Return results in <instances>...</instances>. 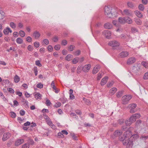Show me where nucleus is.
<instances>
[{"mask_svg": "<svg viewBox=\"0 0 148 148\" xmlns=\"http://www.w3.org/2000/svg\"><path fill=\"white\" fill-rule=\"evenodd\" d=\"M132 134L131 132L129 131H127L124 133L123 137H121L119 138L121 141H123V145L127 146V148H132V147L133 141H132L131 139L132 138L135 140L139 137V136L138 134H136L132 135L129 139V137Z\"/></svg>", "mask_w": 148, "mask_h": 148, "instance_id": "f257e3e1", "label": "nucleus"}, {"mask_svg": "<svg viewBox=\"0 0 148 148\" xmlns=\"http://www.w3.org/2000/svg\"><path fill=\"white\" fill-rule=\"evenodd\" d=\"M111 8L108 6H105L104 8V13L109 18H113L116 16H113V14L111 13Z\"/></svg>", "mask_w": 148, "mask_h": 148, "instance_id": "f03ea898", "label": "nucleus"}, {"mask_svg": "<svg viewBox=\"0 0 148 148\" xmlns=\"http://www.w3.org/2000/svg\"><path fill=\"white\" fill-rule=\"evenodd\" d=\"M136 106L137 105L135 103H133L129 104L127 107L130 109V113L132 114L136 112L137 110L136 108Z\"/></svg>", "mask_w": 148, "mask_h": 148, "instance_id": "7ed1b4c3", "label": "nucleus"}, {"mask_svg": "<svg viewBox=\"0 0 148 148\" xmlns=\"http://www.w3.org/2000/svg\"><path fill=\"white\" fill-rule=\"evenodd\" d=\"M141 116L139 113H136L132 114L130 117L129 120L132 123L135 122L136 119L140 118Z\"/></svg>", "mask_w": 148, "mask_h": 148, "instance_id": "20e7f679", "label": "nucleus"}, {"mask_svg": "<svg viewBox=\"0 0 148 148\" xmlns=\"http://www.w3.org/2000/svg\"><path fill=\"white\" fill-rule=\"evenodd\" d=\"M132 98L130 95H126L122 97V103L125 104L128 103V102Z\"/></svg>", "mask_w": 148, "mask_h": 148, "instance_id": "39448f33", "label": "nucleus"}, {"mask_svg": "<svg viewBox=\"0 0 148 148\" xmlns=\"http://www.w3.org/2000/svg\"><path fill=\"white\" fill-rule=\"evenodd\" d=\"M108 45L110 46L114 47L119 46L120 43L118 41L114 40L110 41L108 43Z\"/></svg>", "mask_w": 148, "mask_h": 148, "instance_id": "423d86ee", "label": "nucleus"}, {"mask_svg": "<svg viewBox=\"0 0 148 148\" xmlns=\"http://www.w3.org/2000/svg\"><path fill=\"white\" fill-rule=\"evenodd\" d=\"M46 121L48 125L50 126L53 129H56V127L53 123L51 119L48 116H47V118H46Z\"/></svg>", "mask_w": 148, "mask_h": 148, "instance_id": "0eeeda50", "label": "nucleus"}, {"mask_svg": "<svg viewBox=\"0 0 148 148\" xmlns=\"http://www.w3.org/2000/svg\"><path fill=\"white\" fill-rule=\"evenodd\" d=\"M11 134L9 132L5 133L3 135L2 137V140L3 141H5L8 139L11 136Z\"/></svg>", "mask_w": 148, "mask_h": 148, "instance_id": "6e6552de", "label": "nucleus"}, {"mask_svg": "<svg viewBox=\"0 0 148 148\" xmlns=\"http://www.w3.org/2000/svg\"><path fill=\"white\" fill-rule=\"evenodd\" d=\"M145 123L144 121H142L141 120H137L136 122V126L137 127H143V126L145 124Z\"/></svg>", "mask_w": 148, "mask_h": 148, "instance_id": "1a4fd4ad", "label": "nucleus"}, {"mask_svg": "<svg viewBox=\"0 0 148 148\" xmlns=\"http://www.w3.org/2000/svg\"><path fill=\"white\" fill-rule=\"evenodd\" d=\"M91 67L90 64H86L83 66V71L85 72H88L90 70Z\"/></svg>", "mask_w": 148, "mask_h": 148, "instance_id": "9d476101", "label": "nucleus"}, {"mask_svg": "<svg viewBox=\"0 0 148 148\" xmlns=\"http://www.w3.org/2000/svg\"><path fill=\"white\" fill-rule=\"evenodd\" d=\"M24 142V140L23 139H18L15 141L14 145L16 146H18L20 145L23 143Z\"/></svg>", "mask_w": 148, "mask_h": 148, "instance_id": "9b49d317", "label": "nucleus"}, {"mask_svg": "<svg viewBox=\"0 0 148 148\" xmlns=\"http://www.w3.org/2000/svg\"><path fill=\"white\" fill-rule=\"evenodd\" d=\"M136 61V59L134 57H131L128 58L127 62L128 65H130L134 63Z\"/></svg>", "mask_w": 148, "mask_h": 148, "instance_id": "f8f14e48", "label": "nucleus"}, {"mask_svg": "<svg viewBox=\"0 0 148 148\" xmlns=\"http://www.w3.org/2000/svg\"><path fill=\"white\" fill-rule=\"evenodd\" d=\"M140 65H136L134 66L132 68V72L136 73H137L140 70Z\"/></svg>", "mask_w": 148, "mask_h": 148, "instance_id": "ddd939ff", "label": "nucleus"}, {"mask_svg": "<svg viewBox=\"0 0 148 148\" xmlns=\"http://www.w3.org/2000/svg\"><path fill=\"white\" fill-rule=\"evenodd\" d=\"M129 55V53L127 51H123L119 54V57L123 58L127 57Z\"/></svg>", "mask_w": 148, "mask_h": 148, "instance_id": "4468645a", "label": "nucleus"}, {"mask_svg": "<svg viewBox=\"0 0 148 148\" xmlns=\"http://www.w3.org/2000/svg\"><path fill=\"white\" fill-rule=\"evenodd\" d=\"M141 128L140 132L142 134H144L148 130V127L146 125V123L143 126V127Z\"/></svg>", "mask_w": 148, "mask_h": 148, "instance_id": "2eb2a0df", "label": "nucleus"}, {"mask_svg": "<svg viewBox=\"0 0 148 148\" xmlns=\"http://www.w3.org/2000/svg\"><path fill=\"white\" fill-rule=\"evenodd\" d=\"M103 34L107 38H109L110 36L111 33L108 30L104 31L103 32Z\"/></svg>", "mask_w": 148, "mask_h": 148, "instance_id": "dca6fc26", "label": "nucleus"}, {"mask_svg": "<svg viewBox=\"0 0 148 148\" xmlns=\"http://www.w3.org/2000/svg\"><path fill=\"white\" fill-rule=\"evenodd\" d=\"M100 68V66L99 65H96L93 68L92 71V73L93 74H96L99 71Z\"/></svg>", "mask_w": 148, "mask_h": 148, "instance_id": "f3484780", "label": "nucleus"}, {"mask_svg": "<svg viewBox=\"0 0 148 148\" xmlns=\"http://www.w3.org/2000/svg\"><path fill=\"white\" fill-rule=\"evenodd\" d=\"M51 86L53 89V91L56 93H58L59 92V90L55 86V84L53 81H52L51 84Z\"/></svg>", "mask_w": 148, "mask_h": 148, "instance_id": "a211bd4d", "label": "nucleus"}, {"mask_svg": "<svg viewBox=\"0 0 148 148\" xmlns=\"http://www.w3.org/2000/svg\"><path fill=\"white\" fill-rule=\"evenodd\" d=\"M108 77L107 76L104 77L102 78L101 82V86H103L106 84L107 82Z\"/></svg>", "mask_w": 148, "mask_h": 148, "instance_id": "6ab92c4d", "label": "nucleus"}, {"mask_svg": "<svg viewBox=\"0 0 148 148\" xmlns=\"http://www.w3.org/2000/svg\"><path fill=\"white\" fill-rule=\"evenodd\" d=\"M33 36L35 39H38L40 36V34L39 32L36 31L34 32L33 34Z\"/></svg>", "mask_w": 148, "mask_h": 148, "instance_id": "aec40b11", "label": "nucleus"}, {"mask_svg": "<svg viewBox=\"0 0 148 148\" xmlns=\"http://www.w3.org/2000/svg\"><path fill=\"white\" fill-rule=\"evenodd\" d=\"M132 13L131 11L128 9H125L123 10V15L131 16Z\"/></svg>", "mask_w": 148, "mask_h": 148, "instance_id": "412c9836", "label": "nucleus"}, {"mask_svg": "<svg viewBox=\"0 0 148 148\" xmlns=\"http://www.w3.org/2000/svg\"><path fill=\"white\" fill-rule=\"evenodd\" d=\"M140 139L141 140H143L145 142H146V141L148 140V135L145 136L144 135H142L140 137Z\"/></svg>", "mask_w": 148, "mask_h": 148, "instance_id": "4be33fe9", "label": "nucleus"}, {"mask_svg": "<svg viewBox=\"0 0 148 148\" xmlns=\"http://www.w3.org/2000/svg\"><path fill=\"white\" fill-rule=\"evenodd\" d=\"M122 132L119 130L116 131L114 133V134L116 137L119 136L122 134Z\"/></svg>", "mask_w": 148, "mask_h": 148, "instance_id": "5701e85b", "label": "nucleus"}, {"mask_svg": "<svg viewBox=\"0 0 148 148\" xmlns=\"http://www.w3.org/2000/svg\"><path fill=\"white\" fill-rule=\"evenodd\" d=\"M125 23L128 24H131L132 23V20L128 17H125Z\"/></svg>", "mask_w": 148, "mask_h": 148, "instance_id": "b1692460", "label": "nucleus"}, {"mask_svg": "<svg viewBox=\"0 0 148 148\" xmlns=\"http://www.w3.org/2000/svg\"><path fill=\"white\" fill-rule=\"evenodd\" d=\"M3 32L6 35L8 34L9 32L11 33L12 32V31L9 28L7 27L6 29H4Z\"/></svg>", "mask_w": 148, "mask_h": 148, "instance_id": "393cba45", "label": "nucleus"}, {"mask_svg": "<svg viewBox=\"0 0 148 148\" xmlns=\"http://www.w3.org/2000/svg\"><path fill=\"white\" fill-rule=\"evenodd\" d=\"M104 27L106 29H110L112 28V25L109 23H107L104 25Z\"/></svg>", "mask_w": 148, "mask_h": 148, "instance_id": "a878e982", "label": "nucleus"}, {"mask_svg": "<svg viewBox=\"0 0 148 148\" xmlns=\"http://www.w3.org/2000/svg\"><path fill=\"white\" fill-rule=\"evenodd\" d=\"M134 13L139 18H141L142 17V14L139 11L136 10L134 11Z\"/></svg>", "mask_w": 148, "mask_h": 148, "instance_id": "bb28decb", "label": "nucleus"}, {"mask_svg": "<svg viewBox=\"0 0 148 148\" xmlns=\"http://www.w3.org/2000/svg\"><path fill=\"white\" fill-rule=\"evenodd\" d=\"M117 89L116 88L113 87L110 90V93L112 95H113L117 91Z\"/></svg>", "mask_w": 148, "mask_h": 148, "instance_id": "cd10ccee", "label": "nucleus"}, {"mask_svg": "<svg viewBox=\"0 0 148 148\" xmlns=\"http://www.w3.org/2000/svg\"><path fill=\"white\" fill-rule=\"evenodd\" d=\"M134 20L137 25H140L142 24V22L140 19L135 18Z\"/></svg>", "mask_w": 148, "mask_h": 148, "instance_id": "c85d7f7f", "label": "nucleus"}, {"mask_svg": "<svg viewBox=\"0 0 148 148\" xmlns=\"http://www.w3.org/2000/svg\"><path fill=\"white\" fill-rule=\"evenodd\" d=\"M118 20L121 24H124L125 23V17L123 18L119 17V18Z\"/></svg>", "mask_w": 148, "mask_h": 148, "instance_id": "c756f323", "label": "nucleus"}, {"mask_svg": "<svg viewBox=\"0 0 148 148\" xmlns=\"http://www.w3.org/2000/svg\"><path fill=\"white\" fill-rule=\"evenodd\" d=\"M73 58V56L71 54L68 55L65 57V59L68 61H70Z\"/></svg>", "mask_w": 148, "mask_h": 148, "instance_id": "7c9ffc66", "label": "nucleus"}, {"mask_svg": "<svg viewBox=\"0 0 148 148\" xmlns=\"http://www.w3.org/2000/svg\"><path fill=\"white\" fill-rule=\"evenodd\" d=\"M127 6L129 8H133L134 7V5L133 3L129 1L127 3Z\"/></svg>", "mask_w": 148, "mask_h": 148, "instance_id": "2f4dec72", "label": "nucleus"}, {"mask_svg": "<svg viewBox=\"0 0 148 148\" xmlns=\"http://www.w3.org/2000/svg\"><path fill=\"white\" fill-rule=\"evenodd\" d=\"M20 79L19 77L17 75H16L14 78V81L16 83H18L19 82Z\"/></svg>", "mask_w": 148, "mask_h": 148, "instance_id": "473e14b6", "label": "nucleus"}, {"mask_svg": "<svg viewBox=\"0 0 148 148\" xmlns=\"http://www.w3.org/2000/svg\"><path fill=\"white\" fill-rule=\"evenodd\" d=\"M23 40L20 38H18L16 39V42L18 44H22L23 42Z\"/></svg>", "mask_w": 148, "mask_h": 148, "instance_id": "72a5a7b5", "label": "nucleus"}, {"mask_svg": "<svg viewBox=\"0 0 148 148\" xmlns=\"http://www.w3.org/2000/svg\"><path fill=\"white\" fill-rule=\"evenodd\" d=\"M83 100L84 103L88 105H90V102L88 99H86L85 98H83Z\"/></svg>", "mask_w": 148, "mask_h": 148, "instance_id": "f704fd0d", "label": "nucleus"}, {"mask_svg": "<svg viewBox=\"0 0 148 148\" xmlns=\"http://www.w3.org/2000/svg\"><path fill=\"white\" fill-rule=\"evenodd\" d=\"M27 141L29 145H33L34 143L33 140L29 138H28Z\"/></svg>", "mask_w": 148, "mask_h": 148, "instance_id": "c9c22d12", "label": "nucleus"}, {"mask_svg": "<svg viewBox=\"0 0 148 148\" xmlns=\"http://www.w3.org/2000/svg\"><path fill=\"white\" fill-rule=\"evenodd\" d=\"M123 92V91H121L117 92L116 94V96L118 98H120Z\"/></svg>", "mask_w": 148, "mask_h": 148, "instance_id": "e433bc0d", "label": "nucleus"}, {"mask_svg": "<svg viewBox=\"0 0 148 148\" xmlns=\"http://www.w3.org/2000/svg\"><path fill=\"white\" fill-rule=\"evenodd\" d=\"M82 70L83 71V66H78L77 69V73H81Z\"/></svg>", "mask_w": 148, "mask_h": 148, "instance_id": "4c0bfd02", "label": "nucleus"}, {"mask_svg": "<svg viewBox=\"0 0 148 148\" xmlns=\"http://www.w3.org/2000/svg\"><path fill=\"white\" fill-rule=\"evenodd\" d=\"M79 59L78 57L75 58L73 60L72 62L73 64H76L78 62Z\"/></svg>", "mask_w": 148, "mask_h": 148, "instance_id": "58836bf2", "label": "nucleus"}, {"mask_svg": "<svg viewBox=\"0 0 148 148\" xmlns=\"http://www.w3.org/2000/svg\"><path fill=\"white\" fill-rule=\"evenodd\" d=\"M29 145L28 143H26L22 145L21 148H29Z\"/></svg>", "mask_w": 148, "mask_h": 148, "instance_id": "ea45409f", "label": "nucleus"}, {"mask_svg": "<svg viewBox=\"0 0 148 148\" xmlns=\"http://www.w3.org/2000/svg\"><path fill=\"white\" fill-rule=\"evenodd\" d=\"M142 65L146 68H148V63L144 61L142 62L141 63Z\"/></svg>", "mask_w": 148, "mask_h": 148, "instance_id": "a19ab883", "label": "nucleus"}, {"mask_svg": "<svg viewBox=\"0 0 148 148\" xmlns=\"http://www.w3.org/2000/svg\"><path fill=\"white\" fill-rule=\"evenodd\" d=\"M114 82L111 81V82H108L107 84V86L108 87H111L113 85Z\"/></svg>", "mask_w": 148, "mask_h": 148, "instance_id": "79ce46f5", "label": "nucleus"}, {"mask_svg": "<svg viewBox=\"0 0 148 148\" xmlns=\"http://www.w3.org/2000/svg\"><path fill=\"white\" fill-rule=\"evenodd\" d=\"M19 34L20 36L22 37H24L25 35V32L23 30H20L19 32Z\"/></svg>", "mask_w": 148, "mask_h": 148, "instance_id": "37998d69", "label": "nucleus"}, {"mask_svg": "<svg viewBox=\"0 0 148 148\" xmlns=\"http://www.w3.org/2000/svg\"><path fill=\"white\" fill-rule=\"evenodd\" d=\"M139 9L141 11H143L144 9V7L143 4H140L138 6Z\"/></svg>", "mask_w": 148, "mask_h": 148, "instance_id": "c03bdc74", "label": "nucleus"}, {"mask_svg": "<svg viewBox=\"0 0 148 148\" xmlns=\"http://www.w3.org/2000/svg\"><path fill=\"white\" fill-rule=\"evenodd\" d=\"M81 51L80 50H78L75 51L74 53V54L76 56H78L80 54Z\"/></svg>", "mask_w": 148, "mask_h": 148, "instance_id": "a18cd8bd", "label": "nucleus"}, {"mask_svg": "<svg viewBox=\"0 0 148 148\" xmlns=\"http://www.w3.org/2000/svg\"><path fill=\"white\" fill-rule=\"evenodd\" d=\"M143 78L144 79H148V71L144 74Z\"/></svg>", "mask_w": 148, "mask_h": 148, "instance_id": "49530a36", "label": "nucleus"}, {"mask_svg": "<svg viewBox=\"0 0 148 148\" xmlns=\"http://www.w3.org/2000/svg\"><path fill=\"white\" fill-rule=\"evenodd\" d=\"M40 97L41 95L39 93H38L35 95V97L36 99H40Z\"/></svg>", "mask_w": 148, "mask_h": 148, "instance_id": "de8ad7c7", "label": "nucleus"}, {"mask_svg": "<svg viewBox=\"0 0 148 148\" xmlns=\"http://www.w3.org/2000/svg\"><path fill=\"white\" fill-rule=\"evenodd\" d=\"M26 40L28 42H31L32 41V38L31 37L28 36L26 38Z\"/></svg>", "mask_w": 148, "mask_h": 148, "instance_id": "09e8293b", "label": "nucleus"}, {"mask_svg": "<svg viewBox=\"0 0 148 148\" xmlns=\"http://www.w3.org/2000/svg\"><path fill=\"white\" fill-rule=\"evenodd\" d=\"M10 27L12 28H15L16 27V25L12 22H11L10 23Z\"/></svg>", "mask_w": 148, "mask_h": 148, "instance_id": "8fccbe9b", "label": "nucleus"}, {"mask_svg": "<svg viewBox=\"0 0 148 148\" xmlns=\"http://www.w3.org/2000/svg\"><path fill=\"white\" fill-rule=\"evenodd\" d=\"M7 90L11 93L13 94L14 92V90L13 89L11 88H8Z\"/></svg>", "mask_w": 148, "mask_h": 148, "instance_id": "3c124183", "label": "nucleus"}, {"mask_svg": "<svg viewBox=\"0 0 148 148\" xmlns=\"http://www.w3.org/2000/svg\"><path fill=\"white\" fill-rule=\"evenodd\" d=\"M125 124L127 126H129L132 123L130 122V120H127L126 121H125Z\"/></svg>", "mask_w": 148, "mask_h": 148, "instance_id": "603ef678", "label": "nucleus"}, {"mask_svg": "<svg viewBox=\"0 0 148 148\" xmlns=\"http://www.w3.org/2000/svg\"><path fill=\"white\" fill-rule=\"evenodd\" d=\"M47 49L49 51H52L53 50V48L52 46L49 45L47 47Z\"/></svg>", "mask_w": 148, "mask_h": 148, "instance_id": "864d4df0", "label": "nucleus"}, {"mask_svg": "<svg viewBox=\"0 0 148 148\" xmlns=\"http://www.w3.org/2000/svg\"><path fill=\"white\" fill-rule=\"evenodd\" d=\"M55 49L56 50H59L60 48V46L59 45H55L54 47Z\"/></svg>", "mask_w": 148, "mask_h": 148, "instance_id": "5fc2aeb1", "label": "nucleus"}, {"mask_svg": "<svg viewBox=\"0 0 148 148\" xmlns=\"http://www.w3.org/2000/svg\"><path fill=\"white\" fill-rule=\"evenodd\" d=\"M36 86L37 88H43V85L41 83H38L37 85Z\"/></svg>", "mask_w": 148, "mask_h": 148, "instance_id": "6e6d98bb", "label": "nucleus"}, {"mask_svg": "<svg viewBox=\"0 0 148 148\" xmlns=\"http://www.w3.org/2000/svg\"><path fill=\"white\" fill-rule=\"evenodd\" d=\"M34 46L36 48H38L39 47V43L37 42H34Z\"/></svg>", "mask_w": 148, "mask_h": 148, "instance_id": "4d7b16f0", "label": "nucleus"}, {"mask_svg": "<svg viewBox=\"0 0 148 148\" xmlns=\"http://www.w3.org/2000/svg\"><path fill=\"white\" fill-rule=\"evenodd\" d=\"M11 113V116L12 118H15L16 116V114L13 112H10Z\"/></svg>", "mask_w": 148, "mask_h": 148, "instance_id": "13d9d810", "label": "nucleus"}, {"mask_svg": "<svg viewBox=\"0 0 148 148\" xmlns=\"http://www.w3.org/2000/svg\"><path fill=\"white\" fill-rule=\"evenodd\" d=\"M61 104L60 102H58L56 103L54 106L56 108H58L61 106Z\"/></svg>", "mask_w": 148, "mask_h": 148, "instance_id": "bf43d9fd", "label": "nucleus"}, {"mask_svg": "<svg viewBox=\"0 0 148 148\" xmlns=\"http://www.w3.org/2000/svg\"><path fill=\"white\" fill-rule=\"evenodd\" d=\"M43 41L44 43L46 45L49 44V42L48 40L47 39H44Z\"/></svg>", "mask_w": 148, "mask_h": 148, "instance_id": "052dcab7", "label": "nucleus"}, {"mask_svg": "<svg viewBox=\"0 0 148 148\" xmlns=\"http://www.w3.org/2000/svg\"><path fill=\"white\" fill-rule=\"evenodd\" d=\"M36 64L37 65L39 66L40 67L42 66V65L40 64V61L38 60L36 61Z\"/></svg>", "mask_w": 148, "mask_h": 148, "instance_id": "680f3d73", "label": "nucleus"}, {"mask_svg": "<svg viewBox=\"0 0 148 148\" xmlns=\"http://www.w3.org/2000/svg\"><path fill=\"white\" fill-rule=\"evenodd\" d=\"M102 77L101 74L100 73H99L98 74V76L97 77V80H99Z\"/></svg>", "mask_w": 148, "mask_h": 148, "instance_id": "e2e57ef3", "label": "nucleus"}, {"mask_svg": "<svg viewBox=\"0 0 148 148\" xmlns=\"http://www.w3.org/2000/svg\"><path fill=\"white\" fill-rule=\"evenodd\" d=\"M51 103V102L49 100L47 99L46 101V104L47 106H50Z\"/></svg>", "mask_w": 148, "mask_h": 148, "instance_id": "0e129e2a", "label": "nucleus"}, {"mask_svg": "<svg viewBox=\"0 0 148 148\" xmlns=\"http://www.w3.org/2000/svg\"><path fill=\"white\" fill-rule=\"evenodd\" d=\"M138 31V30L136 28H132V33H135Z\"/></svg>", "mask_w": 148, "mask_h": 148, "instance_id": "69168bd1", "label": "nucleus"}, {"mask_svg": "<svg viewBox=\"0 0 148 148\" xmlns=\"http://www.w3.org/2000/svg\"><path fill=\"white\" fill-rule=\"evenodd\" d=\"M33 49V47L31 45H29L27 47V49L29 51H32Z\"/></svg>", "mask_w": 148, "mask_h": 148, "instance_id": "338daca9", "label": "nucleus"}, {"mask_svg": "<svg viewBox=\"0 0 148 148\" xmlns=\"http://www.w3.org/2000/svg\"><path fill=\"white\" fill-rule=\"evenodd\" d=\"M75 113L79 115H81L82 114V112H81L78 110H77L75 111Z\"/></svg>", "mask_w": 148, "mask_h": 148, "instance_id": "774afa93", "label": "nucleus"}]
</instances>
